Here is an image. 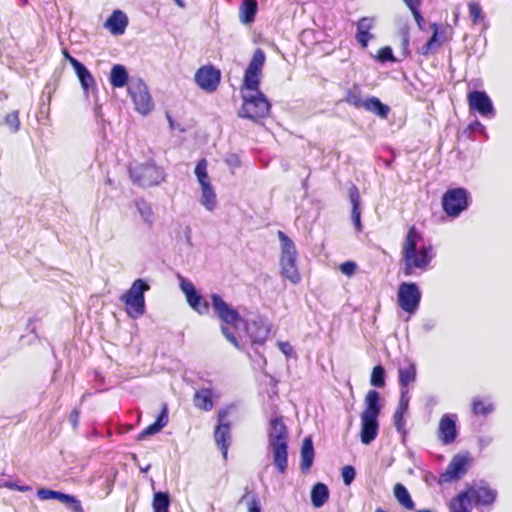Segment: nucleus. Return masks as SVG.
I'll return each mask as SVG.
<instances>
[{
	"label": "nucleus",
	"mask_w": 512,
	"mask_h": 512,
	"mask_svg": "<svg viewBox=\"0 0 512 512\" xmlns=\"http://www.w3.org/2000/svg\"><path fill=\"white\" fill-rule=\"evenodd\" d=\"M211 305L217 317L226 324L221 327L223 335L236 348L240 349V344L236 334L231 331V328H233L240 337L242 333L245 334L252 343L261 344L266 340L269 329L263 321H244L237 310L216 293L211 295Z\"/></svg>",
	"instance_id": "obj_1"
},
{
	"label": "nucleus",
	"mask_w": 512,
	"mask_h": 512,
	"mask_svg": "<svg viewBox=\"0 0 512 512\" xmlns=\"http://www.w3.org/2000/svg\"><path fill=\"white\" fill-rule=\"evenodd\" d=\"M422 242V235L415 227H411L402 249L403 273L405 276L418 275L424 272L435 257L433 246Z\"/></svg>",
	"instance_id": "obj_2"
},
{
	"label": "nucleus",
	"mask_w": 512,
	"mask_h": 512,
	"mask_svg": "<svg viewBox=\"0 0 512 512\" xmlns=\"http://www.w3.org/2000/svg\"><path fill=\"white\" fill-rule=\"evenodd\" d=\"M287 439L288 432L282 418H272L268 429V443L273 455L274 465L280 473H285L288 466Z\"/></svg>",
	"instance_id": "obj_3"
},
{
	"label": "nucleus",
	"mask_w": 512,
	"mask_h": 512,
	"mask_svg": "<svg viewBox=\"0 0 512 512\" xmlns=\"http://www.w3.org/2000/svg\"><path fill=\"white\" fill-rule=\"evenodd\" d=\"M365 409L361 413L360 439L365 445L373 442L379 430L378 417L381 412L380 394L376 390H370L365 396Z\"/></svg>",
	"instance_id": "obj_4"
},
{
	"label": "nucleus",
	"mask_w": 512,
	"mask_h": 512,
	"mask_svg": "<svg viewBox=\"0 0 512 512\" xmlns=\"http://www.w3.org/2000/svg\"><path fill=\"white\" fill-rule=\"evenodd\" d=\"M281 254L279 259L280 273L282 277L289 280L292 284H298L301 276L297 265V250L294 242L282 231L277 233Z\"/></svg>",
	"instance_id": "obj_5"
},
{
	"label": "nucleus",
	"mask_w": 512,
	"mask_h": 512,
	"mask_svg": "<svg viewBox=\"0 0 512 512\" xmlns=\"http://www.w3.org/2000/svg\"><path fill=\"white\" fill-rule=\"evenodd\" d=\"M150 289L148 283L143 279L135 280L131 287L121 295L120 301L126 306L127 314L137 319L145 313L144 294Z\"/></svg>",
	"instance_id": "obj_6"
},
{
	"label": "nucleus",
	"mask_w": 512,
	"mask_h": 512,
	"mask_svg": "<svg viewBox=\"0 0 512 512\" xmlns=\"http://www.w3.org/2000/svg\"><path fill=\"white\" fill-rule=\"evenodd\" d=\"M243 104L238 115L242 118L258 120L269 115L271 104L262 92H243Z\"/></svg>",
	"instance_id": "obj_7"
},
{
	"label": "nucleus",
	"mask_w": 512,
	"mask_h": 512,
	"mask_svg": "<svg viewBox=\"0 0 512 512\" xmlns=\"http://www.w3.org/2000/svg\"><path fill=\"white\" fill-rule=\"evenodd\" d=\"M129 173L132 181L141 187L156 186L165 179L164 170L150 162L131 166Z\"/></svg>",
	"instance_id": "obj_8"
},
{
	"label": "nucleus",
	"mask_w": 512,
	"mask_h": 512,
	"mask_svg": "<svg viewBox=\"0 0 512 512\" xmlns=\"http://www.w3.org/2000/svg\"><path fill=\"white\" fill-rule=\"evenodd\" d=\"M470 194L461 187L449 189L442 197L444 212L452 218L458 217L469 206Z\"/></svg>",
	"instance_id": "obj_9"
},
{
	"label": "nucleus",
	"mask_w": 512,
	"mask_h": 512,
	"mask_svg": "<svg viewBox=\"0 0 512 512\" xmlns=\"http://www.w3.org/2000/svg\"><path fill=\"white\" fill-rule=\"evenodd\" d=\"M128 93L132 98L135 109L141 115H147L154 109V103L147 85L141 78L131 79Z\"/></svg>",
	"instance_id": "obj_10"
},
{
	"label": "nucleus",
	"mask_w": 512,
	"mask_h": 512,
	"mask_svg": "<svg viewBox=\"0 0 512 512\" xmlns=\"http://www.w3.org/2000/svg\"><path fill=\"white\" fill-rule=\"evenodd\" d=\"M207 165V160L201 159L198 161L194 172L201 187L200 203L208 211H213L217 203L216 193L208 176Z\"/></svg>",
	"instance_id": "obj_11"
},
{
	"label": "nucleus",
	"mask_w": 512,
	"mask_h": 512,
	"mask_svg": "<svg viewBox=\"0 0 512 512\" xmlns=\"http://www.w3.org/2000/svg\"><path fill=\"white\" fill-rule=\"evenodd\" d=\"M421 297V291L416 283L403 282L399 285L397 292L398 305L410 315L415 314L418 310Z\"/></svg>",
	"instance_id": "obj_12"
},
{
	"label": "nucleus",
	"mask_w": 512,
	"mask_h": 512,
	"mask_svg": "<svg viewBox=\"0 0 512 512\" xmlns=\"http://www.w3.org/2000/svg\"><path fill=\"white\" fill-rule=\"evenodd\" d=\"M179 280L180 289L184 293L188 305L198 314L207 315L210 311L208 301L198 293L191 281L182 276H179Z\"/></svg>",
	"instance_id": "obj_13"
},
{
	"label": "nucleus",
	"mask_w": 512,
	"mask_h": 512,
	"mask_svg": "<svg viewBox=\"0 0 512 512\" xmlns=\"http://www.w3.org/2000/svg\"><path fill=\"white\" fill-rule=\"evenodd\" d=\"M470 111L477 112L480 116L493 119L496 115L493 102L485 91H471L467 95Z\"/></svg>",
	"instance_id": "obj_14"
},
{
	"label": "nucleus",
	"mask_w": 512,
	"mask_h": 512,
	"mask_svg": "<svg viewBox=\"0 0 512 512\" xmlns=\"http://www.w3.org/2000/svg\"><path fill=\"white\" fill-rule=\"evenodd\" d=\"M228 409H221L218 411V425L214 432V437L217 445L220 447L223 458H227L228 448L231 441V428L230 423L227 421Z\"/></svg>",
	"instance_id": "obj_15"
},
{
	"label": "nucleus",
	"mask_w": 512,
	"mask_h": 512,
	"mask_svg": "<svg viewBox=\"0 0 512 512\" xmlns=\"http://www.w3.org/2000/svg\"><path fill=\"white\" fill-rule=\"evenodd\" d=\"M194 79L202 90L214 92L220 83L221 73L214 66L206 65L196 71Z\"/></svg>",
	"instance_id": "obj_16"
},
{
	"label": "nucleus",
	"mask_w": 512,
	"mask_h": 512,
	"mask_svg": "<svg viewBox=\"0 0 512 512\" xmlns=\"http://www.w3.org/2000/svg\"><path fill=\"white\" fill-rule=\"evenodd\" d=\"M469 499L477 505H492L497 497V491L492 489L487 483L480 482L469 486L466 490Z\"/></svg>",
	"instance_id": "obj_17"
},
{
	"label": "nucleus",
	"mask_w": 512,
	"mask_h": 512,
	"mask_svg": "<svg viewBox=\"0 0 512 512\" xmlns=\"http://www.w3.org/2000/svg\"><path fill=\"white\" fill-rule=\"evenodd\" d=\"M433 34L431 38L427 41L425 45H423L420 49V54L429 55L432 52L438 50L444 42L448 40V33L451 31V28L446 25H439L437 23H432L430 25Z\"/></svg>",
	"instance_id": "obj_18"
},
{
	"label": "nucleus",
	"mask_w": 512,
	"mask_h": 512,
	"mask_svg": "<svg viewBox=\"0 0 512 512\" xmlns=\"http://www.w3.org/2000/svg\"><path fill=\"white\" fill-rule=\"evenodd\" d=\"M456 418V415L445 414L439 421L437 435L440 442L444 445L452 444L457 438Z\"/></svg>",
	"instance_id": "obj_19"
},
{
	"label": "nucleus",
	"mask_w": 512,
	"mask_h": 512,
	"mask_svg": "<svg viewBox=\"0 0 512 512\" xmlns=\"http://www.w3.org/2000/svg\"><path fill=\"white\" fill-rule=\"evenodd\" d=\"M468 458L457 455L453 457L446 471L440 475V483H449L460 479L467 472Z\"/></svg>",
	"instance_id": "obj_20"
},
{
	"label": "nucleus",
	"mask_w": 512,
	"mask_h": 512,
	"mask_svg": "<svg viewBox=\"0 0 512 512\" xmlns=\"http://www.w3.org/2000/svg\"><path fill=\"white\" fill-rule=\"evenodd\" d=\"M129 24L127 15L122 10H114L104 23V27L115 36L125 33Z\"/></svg>",
	"instance_id": "obj_21"
},
{
	"label": "nucleus",
	"mask_w": 512,
	"mask_h": 512,
	"mask_svg": "<svg viewBox=\"0 0 512 512\" xmlns=\"http://www.w3.org/2000/svg\"><path fill=\"white\" fill-rule=\"evenodd\" d=\"M349 199L352 205L351 211V219L354 224L355 229L360 232L362 231V223H361V199L358 188L355 185H351L349 189Z\"/></svg>",
	"instance_id": "obj_22"
},
{
	"label": "nucleus",
	"mask_w": 512,
	"mask_h": 512,
	"mask_svg": "<svg viewBox=\"0 0 512 512\" xmlns=\"http://www.w3.org/2000/svg\"><path fill=\"white\" fill-rule=\"evenodd\" d=\"M399 383L402 389H407L410 383L416 380V365L413 361L407 359L398 369Z\"/></svg>",
	"instance_id": "obj_23"
},
{
	"label": "nucleus",
	"mask_w": 512,
	"mask_h": 512,
	"mask_svg": "<svg viewBox=\"0 0 512 512\" xmlns=\"http://www.w3.org/2000/svg\"><path fill=\"white\" fill-rule=\"evenodd\" d=\"M168 423V408L167 405L164 404L160 414L157 417V420L146 427L139 435L138 439L142 440L147 436L154 435L158 433L163 427H165Z\"/></svg>",
	"instance_id": "obj_24"
},
{
	"label": "nucleus",
	"mask_w": 512,
	"mask_h": 512,
	"mask_svg": "<svg viewBox=\"0 0 512 512\" xmlns=\"http://www.w3.org/2000/svg\"><path fill=\"white\" fill-rule=\"evenodd\" d=\"M314 446L312 439L307 437L303 440L301 447V462L300 468L302 472L306 473L310 470L314 461Z\"/></svg>",
	"instance_id": "obj_25"
},
{
	"label": "nucleus",
	"mask_w": 512,
	"mask_h": 512,
	"mask_svg": "<svg viewBox=\"0 0 512 512\" xmlns=\"http://www.w3.org/2000/svg\"><path fill=\"white\" fill-rule=\"evenodd\" d=\"M258 10L255 0H243L239 7V20L242 24L248 25L254 22Z\"/></svg>",
	"instance_id": "obj_26"
},
{
	"label": "nucleus",
	"mask_w": 512,
	"mask_h": 512,
	"mask_svg": "<svg viewBox=\"0 0 512 512\" xmlns=\"http://www.w3.org/2000/svg\"><path fill=\"white\" fill-rule=\"evenodd\" d=\"M363 109L379 116L382 119H386L390 112L389 106L382 103L380 99L375 96H371L365 99Z\"/></svg>",
	"instance_id": "obj_27"
},
{
	"label": "nucleus",
	"mask_w": 512,
	"mask_h": 512,
	"mask_svg": "<svg viewBox=\"0 0 512 512\" xmlns=\"http://www.w3.org/2000/svg\"><path fill=\"white\" fill-rule=\"evenodd\" d=\"M128 72L125 66L116 64L110 71V83L114 88H123L128 84Z\"/></svg>",
	"instance_id": "obj_28"
},
{
	"label": "nucleus",
	"mask_w": 512,
	"mask_h": 512,
	"mask_svg": "<svg viewBox=\"0 0 512 512\" xmlns=\"http://www.w3.org/2000/svg\"><path fill=\"white\" fill-rule=\"evenodd\" d=\"M329 498L328 487L324 483H316L311 490V502L315 508L322 507Z\"/></svg>",
	"instance_id": "obj_29"
},
{
	"label": "nucleus",
	"mask_w": 512,
	"mask_h": 512,
	"mask_svg": "<svg viewBox=\"0 0 512 512\" xmlns=\"http://www.w3.org/2000/svg\"><path fill=\"white\" fill-rule=\"evenodd\" d=\"M471 500L468 493L462 491L457 496L451 499L449 503L450 512H470Z\"/></svg>",
	"instance_id": "obj_30"
},
{
	"label": "nucleus",
	"mask_w": 512,
	"mask_h": 512,
	"mask_svg": "<svg viewBox=\"0 0 512 512\" xmlns=\"http://www.w3.org/2000/svg\"><path fill=\"white\" fill-rule=\"evenodd\" d=\"M135 204L143 222L149 228H152L155 222V214L151 205L143 199L137 200Z\"/></svg>",
	"instance_id": "obj_31"
},
{
	"label": "nucleus",
	"mask_w": 512,
	"mask_h": 512,
	"mask_svg": "<svg viewBox=\"0 0 512 512\" xmlns=\"http://www.w3.org/2000/svg\"><path fill=\"white\" fill-rule=\"evenodd\" d=\"M194 404L197 408L209 411L213 408L212 392L210 389H201L195 393Z\"/></svg>",
	"instance_id": "obj_32"
},
{
	"label": "nucleus",
	"mask_w": 512,
	"mask_h": 512,
	"mask_svg": "<svg viewBox=\"0 0 512 512\" xmlns=\"http://www.w3.org/2000/svg\"><path fill=\"white\" fill-rule=\"evenodd\" d=\"M260 75L261 73L257 72H251V71H245L244 74V81H243V88L241 93L243 92H260L259 91V85H260Z\"/></svg>",
	"instance_id": "obj_33"
},
{
	"label": "nucleus",
	"mask_w": 512,
	"mask_h": 512,
	"mask_svg": "<svg viewBox=\"0 0 512 512\" xmlns=\"http://www.w3.org/2000/svg\"><path fill=\"white\" fill-rule=\"evenodd\" d=\"M394 495L397 501L406 509H414V502L406 489V487L400 483L394 486Z\"/></svg>",
	"instance_id": "obj_34"
},
{
	"label": "nucleus",
	"mask_w": 512,
	"mask_h": 512,
	"mask_svg": "<svg viewBox=\"0 0 512 512\" xmlns=\"http://www.w3.org/2000/svg\"><path fill=\"white\" fill-rule=\"evenodd\" d=\"M344 101L357 109L364 108L365 104V99L362 98L361 90L358 86H353L347 91Z\"/></svg>",
	"instance_id": "obj_35"
},
{
	"label": "nucleus",
	"mask_w": 512,
	"mask_h": 512,
	"mask_svg": "<svg viewBox=\"0 0 512 512\" xmlns=\"http://www.w3.org/2000/svg\"><path fill=\"white\" fill-rule=\"evenodd\" d=\"M152 506L153 512H169L170 498L168 493H154Z\"/></svg>",
	"instance_id": "obj_36"
},
{
	"label": "nucleus",
	"mask_w": 512,
	"mask_h": 512,
	"mask_svg": "<svg viewBox=\"0 0 512 512\" xmlns=\"http://www.w3.org/2000/svg\"><path fill=\"white\" fill-rule=\"evenodd\" d=\"M75 73L85 92H87L90 87L94 86L95 80L90 71L84 65H78Z\"/></svg>",
	"instance_id": "obj_37"
},
{
	"label": "nucleus",
	"mask_w": 512,
	"mask_h": 512,
	"mask_svg": "<svg viewBox=\"0 0 512 512\" xmlns=\"http://www.w3.org/2000/svg\"><path fill=\"white\" fill-rule=\"evenodd\" d=\"M472 411L475 415L486 416L494 411V405L480 398H474L472 401Z\"/></svg>",
	"instance_id": "obj_38"
},
{
	"label": "nucleus",
	"mask_w": 512,
	"mask_h": 512,
	"mask_svg": "<svg viewBox=\"0 0 512 512\" xmlns=\"http://www.w3.org/2000/svg\"><path fill=\"white\" fill-rule=\"evenodd\" d=\"M266 56L262 49H256L247 67V71L261 73L265 64Z\"/></svg>",
	"instance_id": "obj_39"
},
{
	"label": "nucleus",
	"mask_w": 512,
	"mask_h": 512,
	"mask_svg": "<svg viewBox=\"0 0 512 512\" xmlns=\"http://www.w3.org/2000/svg\"><path fill=\"white\" fill-rule=\"evenodd\" d=\"M4 124L8 127L11 133H16L20 130L19 111L14 110L8 113L4 118Z\"/></svg>",
	"instance_id": "obj_40"
},
{
	"label": "nucleus",
	"mask_w": 512,
	"mask_h": 512,
	"mask_svg": "<svg viewBox=\"0 0 512 512\" xmlns=\"http://www.w3.org/2000/svg\"><path fill=\"white\" fill-rule=\"evenodd\" d=\"M66 495L67 494L60 492V491H54V490L44 489V488L39 489L37 491V496L39 499H41V500L54 499V500H58L61 503L64 502Z\"/></svg>",
	"instance_id": "obj_41"
},
{
	"label": "nucleus",
	"mask_w": 512,
	"mask_h": 512,
	"mask_svg": "<svg viewBox=\"0 0 512 512\" xmlns=\"http://www.w3.org/2000/svg\"><path fill=\"white\" fill-rule=\"evenodd\" d=\"M370 383L374 387L381 388L385 385V370L381 365H376L371 373Z\"/></svg>",
	"instance_id": "obj_42"
},
{
	"label": "nucleus",
	"mask_w": 512,
	"mask_h": 512,
	"mask_svg": "<svg viewBox=\"0 0 512 512\" xmlns=\"http://www.w3.org/2000/svg\"><path fill=\"white\" fill-rule=\"evenodd\" d=\"M469 8V16L471 18V21L473 24L479 23L481 20L484 19L482 7L477 2H470L468 4Z\"/></svg>",
	"instance_id": "obj_43"
},
{
	"label": "nucleus",
	"mask_w": 512,
	"mask_h": 512,
	"mask_svg": "<svg viewBox=\"0 0 512 512\" xmlns=\"http://www.w3.org/2000/svg\"><path fill=\"white\" fill-rule=\"evenodd\" d=\"M406 412L404 411H399V410H396L394 415H393V422H394V425L396 427V430L403 436L405 437L406 434H407V431L405 429V420H404V414Z\"/></svg>",
	"instance_id": "obj_44"
},
{
	"label": "nucleus",
	"mask_w": 512,
	"mask_h": 512,
	"mask_svg": "<svg viewBox=\"0 0 512 512\" xmlns=\"http://www.w3.org/2000/svg\"><path fill=\"white\" fill-rule=\"evenodd\" d=\"M72 512H84L81 502L73 495H66L64 502Z\"/></svg>",
	"instance_id": "obj_45"
},
{
	"label": "nucleus",
	"mask_w": 512,
	"mask_h": 512,
	"mask_svg": "<svg viewBox=\"0 0 512 512\" xmlns=\"http://www.w3.org/2000/svg\"><path fill=\"white\" fill-rule=\"evenodd\" d=\"M0 487H5L8 489L17 490L20 492H27V491L31 490V487L28 485H19L15 481L5 480V479H0Z\"/></svg>",
	"instance_id": "obj_46"
},
{
	"label": "nucleus",
	"mask_w": 512,
	"mask_h": 512,
	"mask_svg": "<svg viewBox=\"0 0 512 512\" xmlns=\"http://www.w3.org/2000/svg\"><path fill=\"white\" fill-rule=\"evenodd\" d=\"M341 475L344 484L348 486L354 481L356 472L354 467L347 465L342 468Z\"/></svg>",
	"instance_id": "obj_47"
},
{
	"label": "nucleus",
	"mask_w": 512,
	"mask_h": 512,
	"mask_svg": "<svg viewBox=\"0 0 512 512\" xmlns=\"http://www.w3.org/2000/svg\"><path fill=\"white\" fill-rule=\"evenodd\" d=\"M409 400H410V398L408 395V389H402L400 400H399L396 410L407 412L408 406H409Z\"/></svg>",
	"instance_id": "obj_48"
},
{
	"label": "nucleus",
	"mask_w": 512,
	"mask_h": 512,
	"mask_svg": "<svg viewBox=\"0 0 512 512\" xmlns=\"http://www.w3.org/2000/svg\"><path fill=\"white\" fill-rule=\"evenodd\" d=\"M377 57H378L379 61H381V62L394 60L392 49L388 46L381 48L378 51Z\"/></svg>",
	"instance_id": "obj_49"
},
{
	"label": "nucleus",
	"mask_w": 512,
	"mask_h": 512,
	"mask_svg": "<svg viewBox=\"0 0 512 512\" xmlns=\"http://www.w3.org/2000/svg\"><path fill=\"white\" fill-rule=\"evenodd\" d=\"M374 19L363 17L359 20L357 24V30L363 31V32H369V30L373 27Z\"/></svg>",
	"instance_id": "obj_50"
},
{
	"label": "nucleus",
	"mask_w": 512,
	"mask_h": 512,
	"mask_svg": "<svg viewBox=\"0 0 512 512\" xmlns=\"http://www.w3.org/2000/svg\"><path fill=\"white\" fill-rule=\"evenodd\" d=\"M356 264L352 261H346L340 265V271L346 276H352L356 271Z\"/></svg>",
	"instance_id": "obj_51"
},
{
	"label": "nucleus",
	"mask_w": 512,
	"mask_h": 512,
	"mask_svg": "<svg viewBox=\"0 0 512 512\" xmlns=\"http://www.w3.org/2000/svg\"><path fill=\"white\" fill-rule=\"evenodd\" d=\"M467 130L469 131L470 134H474V133L478 132V133H481L483 135H486L485 126L481 122H479L478 120H475L472 123H470L468 125Z\"/></svg>",
	"instance_id": "obj_52"
},
{
	"label": "nucleus",
	"mask_w": 512,
	"mask_h": 512,
	"mask_svg": "<svg viewBox=\"0 0 512 512\" xmlns=\"http://www.w3.org/2000/svg\"><path fill=\"white\" fill-rule=\"evenodd\" d=\"M372 38V35L369 32H363L357 30L356 39L363 46L367 47L369 40Z\"/></svg>",
	"instance_id": "obj_53"
},
{
	"label": "nucleus",
	"mask_w": 512,
	"mask_h": 512,
	"mask_svg": "<svg viewBox=\"0 0 512 512\" xmlns=\"http://www.w3.org/2000/svg\"><path fill=\"white\" fill-rule=\"evenodd\" d=\"M80 412L78 409H73L69 415V420L73 426V428H76L79 421Z\"/></svg>",
	"instance_id": "obj_54"
},
{
	"label": "nucleus",
	"mask_w": 512,
	"mask_h": 512,
	"mask_svg": "<svg viewBox=\"0 0 512 512\" xmlns=\"http://www.w3.org/2000/svg\"><path fill=\"white\" fill-rule=\"evenodd\" d=\"M414 18H415V21L417 22L418 26L420 29H423V24H424V18L423 16L421 15L420 13V10L419 8H416L414 10H411Z\"/></svg>",
	"instance_id": "obj_55"
},
{
	"label": "nucleus",
	"mask_w": 512,
	"mask_h": 512,
	"mask_svg": "<svg viewBox=\"0 0 512 512\" xmlns=\"http://www.w3.org/2000/svg\"><path fill=\"white\" fill-rule=\"evenodd\" d=\"M226 163L232 167H239L240 159L236 154H231L226 158Z\"/></svg>",
	"instance_id": "obj_56"
},
{
	"label": "nucleus",
	"mask_w": 512,
	"mask_h": 512,
	"mask_svg": "<svg viewBox=\"0 0 512 512\" xmlns=\"http://www.w3.org/2000/svg\"><path fill=\"white\" fill-rule=\"evenodd\" d=\"M279 348L287 356L293 351L292 346L288 342H279Z\"/></svg>",
	"instance_id": "obj_57"
},
{
	"label": "nucleus",
	"mask_w": 512,
	"mask_h": 512,
	"mask_svg": "<svg viewBox=\"0 0 512 512\" xmlns=\"http://www.w3.org/2000/svg\"><path fill=\"white\" fill-rule=\"evenodd\" d=\"M64 56L69 61V63L73 66L74 70H76V67L78 65H83L81 62H79L76 58L71 56L66 50H64Z\"/></svg>",
	"instance_id": "obj_58"
},
{
	"label": "nucleus",
	"mask_w": 512,
	"mask_h": 512,
	"mask_svg": "<svg viewBox=\"0 0 512 512\" xmlns=\"http://www.w3.org/2000/svg\"><path fill=\"white\" fill-rule=\"evenodd\" d=\"M493 439L491 436H481L478 439L480 447L483 449L492 443Z\"/></svg>",
	"instance_id": "obj_59"
},
{
	"label": "nucleus",
	"mask_w": 512,
	"mask_h": 512,
	"mask_svg": "<svg viewBox=\"0 0 512 512\" xmlns=\"http://www.w3.org/2000/svg\"><path fill=\"white\" fill-rule=\"evenodd\" d=\"M435 326H436V322L434 320H427L423 323L422 329L425 332H430L435 328Z\"/></svg>",
	"instance_id": "obj_60"
},
{
	"label": "nucleus",
	"mask_w": 512,
	"mask_h": 512,
	"mask_svg": "<svg viewBox=\"0 0 512 512\" xmlns=\"http://www.w3.org/2000/svg\"><path fill=\"white\" fill-rule=\"evenodd\" d=\"M249 512H261V508L257 499H252L249 503Z\"/></svg>",
	"instance_id": "obj_61"
},
{
	"label": "nucleus",
	"mask_w": 512,
	"mask_h": 512,
	"mask_svg": "<svg viewBox=\"0 0 512 512\" xmlns=\"http://www.w3.org/2000/svg\"><path fill=\"white\" fill-rule=\"evenodd\" d=\"M403 2L408 6L410 11L420 6V0H403Z\"/></svg>",
	"instance_id": "obj_62"
},
{
	"label": "nucleus",
	"mask_w": 512,
	"mask_h": 512,
	"mask_svg": "<svg viewBox=\"0 0 512 512\" xmlns=\"http://www.w3.org/2000/svg\"><path fill=\"white\" fill-rule=\"evenodd\" d=\"M401 33H402L403 47L406 49L409 45V33H408L407 29H403Z\"/></svg>",
	"instance_id": "obj_63"
},
{
	"label": "nucleus",
	"mask_w": 512,
	"mask_h": 512,
	"mask_svg": "<svg viewBox=\"0 0 512 512\" xmlns=\"http://www.w3.org/2000/svg\"><path fill=\"white\" fill-rule=\"evenodd\" d=\"M6 99L7 95L3 92H0V108H2V104L5 102Z\"/></svg>",
	"instance_id": "obj_64"
}]
</instances>
